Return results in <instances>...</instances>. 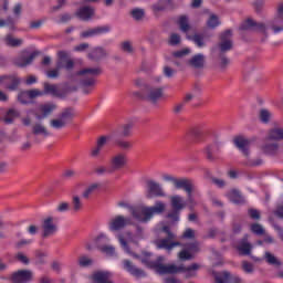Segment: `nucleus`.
<instances>
[{
	"label": "nucleus",
	"instance_id": "f257e3e1",
	"mask_svg": "<svg viewBox=\"0 0 283 283\" xmlns=\"http://www.w3.org/2000/svg\"><path fill=\"white\" fill-rule=\"evenodd\" d=\"M142 264L147 269L157 272L158 275H176V273H190V271H198L200 265L193 263L186 268L185 265L168 264L165 265V256H157L155 261L151 260V252H143L140 258Z\"/></svg>",
	"mask_w": 283,
	"mask_h": 283
},
{
	"label": "nucleus",
	"instance_id": "f03ea898",
	"mask_svg": "<svg viewBox=\"0 0 283 283\" xmlns=\"http://www.w3.org/2000/svg\"><path fill=\"white\" fill-rule=\"evenodd\" d=\"M59 61L56 62V69L48 71V78H59V70H66V72H71L74 70V60H70V53L67 51H60L57 53Z\"/></svg>",
	"mask_w": 283,
	"mask_h": 283
},
{
	"label": "nucleus",
	"instance_id": "7ed1b4c3",
	"mask_svg": "<svg viewBox=\"0 0 283 283\" xmlns=\"http://www.w3.org/2000/svg\"><path fill=\"white\" fill-rule=\"evenodd\" d=\"M134 96H137V98H140L142 101H148L149 103L156 105L159 98H163V88L145 85L142 91L135 92Z\"/></svg>",
	"mask_w": 283,
	"mask_h": 283
},
{
	"label": "nucleus",
	"instance_id": "20e7f679",
	"mask_svg": "<svg viewBox=\"0 0 283 283\" xmlns=\"http://www.w3.org/2000/svg\"><path fill=\"white\" fill-rule=\"evenodd\" d=\"M74 116H76V111L74 107H66L60 113L57 119H51L50 125L53 129H63L70 120H74Z\"/></svg>",
	"mask_w": 283,
	"mask_h": 283
},
{
	"label": "nucleus",
	"instance_id": "39448f33",
	"mask_svg": "<svg viewBox=\"0 0 283 283\" xmlns=\"http://www.w3.org/2000/svg\"><path fill=\"white\" fill-rule=\"evenodd\" d=\"M184 249L178 253V258L181 262H187L189 260H193L196 258V253H200V243L198 241L181 243Z\"/></svg>",
	"mask_w": 283,
	"mask_h": 283
},
{
	"label": "nucleus",
	"instance_id": "423d86ee",
	"mask_svg": "<svg viewBox=\"0 0 283 283\" xmlns=\"http://www.w3.org/2000/svg\"><path fill=\"white\" fill-rule=\"evenodd\" d=\"M232 38H233V31H231V29H228L222 33H220L219 43L217 44L219 54H227V52H231V50H233Z\"/></svg>",
	"mask_w": 283,
	"mask_h": 283
},
{
	"label": "nucleus",
	"instance_id": "0eeeda50",
	"mask_svg": "<svg viewBox=\"0 0 283 283\" xmlns=\"http://www.w3.org/2000/svg\"><path fill=\"white\" fill-rule=\"evenodd\" d=\"M0 85H3L4 90H8V92H17L21 85V78L15 74L1 75Z\"/></svg>",
	"mask_w": 283,
	"mask_h": 283
},
{
	"label": "nucleus",
	"instance_id": "6e6552de",
	"mask_svg": "<svg viewBox=\"0 0 283 283\" xmlns=\"http://www.w3.org/2000/svg\"><path fill=\"white\" fill-rule=\"evenodd\" d=\"M106 242H109V238L105 234H99L95 239V244L97 245L98 251L112 258L116 254V248H114V245H107Z\"/></svg>",
	"mask_w": 283,
	"mask_h": 283
},
{
	"label": "nucleus",
	"instance_id": "1a4fd4ad",
	"mask_svg": "<svg viewBox=\"0 0 283 283\" xmlns=\"http://www.w3.org/2000/svg\"><path fill=\"white\" fill-rule=\"evenodd\" d=\"M127 166V155L119 153L114 155L109 160L108 174H114V171H120V169Z\"/></svg>",
	"mask_w": 283,
	"mask_h": 283
},
{
	"label": "nucleus",
	"instance_id": "9d476101",
	"mask_svg": "<svg viewBox=\"0 0 283 283\" xmlns=\"http://www.w3.org/2000/svg\"><path fill=\"white\" fill-rule=\"evenodd\" d=\"M39 56V52L34 51L30 55H28V51H22L20 55L13 59V65L15 67H28V65H32L34 59Z\"/></svg>",
	"mask_w": 283,
	"mask_h": 283
},
{
	"label": "nucleus",
	"instance_id": "9b49d317",
	"mask_svg": "<svg viewBox=\"0 0 283 283\" xmlns=\"http://www.w3.org/2000/svg\"><path fill=\"white\" fill-rule=\"evenodd\" d=\"M56 107L57 106L54 103L42 104L33 112V115L35 116L36 120H44V118H48V116H52Z\"/></svg>",
	"mask_w": 283,
	"mask_h": 283
},
{
	"label": "nucleus",
	"instance_id": "f8f14e48",
	"mask_svg": "<svg viewBox=\"0 0 283 283\" xmlns=\"http://www.w3.org/2000/svg\"><path fill=\"white\" fill-rule=\"evenodd\" d=\"M146 189H147V198H165V190H163V186L160 184L148 179L146 181Z\"/></svg>",
	"mask_w": 283,
	"mask_h": 283
},
{
	"label": "nucleus",
	"instance_id": "ddd939ff",
	"mask_svg": "<svg viewBox=\"0 0 283 283\" xmlns=\"http://www.w3.org/2000/svg\"><path fill=\"white\" fill-rule=\"evenodd\" d=\"M122 266L123 270L126 271V273H129L133 277H147L145 270L137 268L134 262L128 259L122 261Z\"/></svg>",
	"mask_w": 283,
	"mask_h": 283
},
{
	"label": "nucleus",
	"instance_id": "4468645a",
	"mask_svg": "<svg viewBox=\"0 0 283 283\" xmlns=\"http://www.w3.org/2000/svg\"><path fill=\"white\" fill-rule=\"evenodd\" d=\"M127 224H132L130 218H124L123 216H116L108 221V229L112 232L122 231Z\"/></svg>",
	"mask_w": 283,
	"mask_h": 283
},
{
	"label": "nucleus",
	"instance_id": "2eb2a0df",
	"mask_svg": "<svg viewBox=\"0 0 283 283\" xmlns=\"http://www.w3.org/2000/svg\"><path fill=\"white\" fill-rule=\"evenodd\" d=\"M239 30L253 31V32H266V25L262 22H256L255 20L249 18L241 23Z\"/></svg>",
	"mask_w": 283,
	"mask_h": 283
},
{
	"label": "nucleus",
	"instance_id": "dca6fc26",
	"mask_svg": "<svg viewBox=\"0 0 283 283\" xmlns=\"http://www.w3.org/2000/svg\"><path fill=\"white\" fill-rule=\"evenodd\" d=\"M218 154H220V143L213 142L203 148V155L209 163H216L218 160Z\"/></svg>",
	"mask_w": 283,
	"mask_h": 283
},
{
	"label": "nucleus",
	"instance_id": "f3484780",
	"mask_svg": "<svg viewBox=\"0 0 283 283\" xmlns=\"http://www.w3.org/2000/svg\"><path fill=\"white\" fill-rule=\"evenodd\" d=\"M43 96V92L34 88V90H29V91H21L18 94V101L21 103V105H30V101Z\"/></svg>",
	"mask_w": 283,
	"mask_h": 283
},
{
	"label": "nucleus",
	"instance_id": "a211bd4d",
	"mask_svg": "<svg viewBox=\"0 0 283 283\" xmlns=\"http://www.w3.org/2000/svg\"><path fill=\"white\" fill-rule=\"evenodd\" d=\"M234 146L245 156V158H249L251 156V140L248 138H244L243 136H237L233 139Z\"/></svg>",
	"mask_w": 283,
	"mask_h": 283
},
{
	"label": "nucleus",
	"instance_id": "6ab92c4d",
	"mask_svg": "<svg viewBox=\"0 0 283 283\" xmlns=\"http://www.w3.org/2000/svg\"><path fill=\"white\" fill-rule=\"evenodd\" d=\"M155 245L157 249H165V251H174L176 247H182V243L180 241H174V239H169V237H166L164 239H157L155 241Z\"/></svg>",
	"mask_w": 283,
	"mask_h": 283
},
{
	"label": "nucleus",
	"instance_id": "aec40b11",
	"mask_svg": "<svg viewBox=\"0 0 283 283\" xmlns=\"http://www.w3.org/2000/svg\"><path fill=\"white\" fill-rule=\"evenodd\" d=\"M32 271L30 270H19L17 272H13L11 275V282L13 283H28L32 282Z\"/></svg>",
	"mask_w": 283,
	"mask_h": 283
},
{
	"label": "nucleus",
	"instance_id": "412c9836",
	"mask_svg": "<svg viewBox=\"0 0 283 283\" xmlns=\"http://www.w3.org/2000/svg\"><path fill=\"white\" fill-rule=\"evenodd\" d=\"M42 229V238H50V235H54L56 231H59V228L56 227V224H54V218L52 217L43 220Z\"/></svg>",
	"mask_w": 283,
	"mask_h": 283
},
{
	"label": "nucleus",
	"instance_id": "4be33fe9",
	"mask_svg": "<svg viewBox=\"0 0 283 283\" xmlns=\"http://www.w3.org/2000/svg\"><path fill=\"white\" fill-rule=\"evenodd\" d=\"M211 35H207V32H201V33H195L193 35H186V39L188 41H192L197 48H205L207 45V39H209Z\"/></svg>",
	"mask_w": 283,
	"mask_h": 283
},
{
	"label": "nucleus",
	"instance_id": "5701e85b",
	"mask_svg": "<svg viewBox=\"0 0 283 283\" xmlns=\"http://www.w3.org/2000/svg\"><path fill=\"white\" fill-rule=\"evenodd\" d=\"M165 212V203L163 201H156L153 207H146V220H151L154 216Z\"/></svg>",
	"mask_w": 283,
	"mask_h": 283
},
{
	"label": "nucleus",
	"instance_id": "b1692460",
	"mask_svg": "<svg viewBox=\"0 0 283 283\" xmlns=\"http://www.w3.org/2000/svg\"><path fill=\"white\" fill-rule=\"evenodd\" d=\"M130 214L138 222H149L150 219H147V207L145 208H134L133 206H128Z\"/></svg>",
	"mask_w": 283,
	"mask_h": 283
},
{
	"label": "nucleus",
	"instance_id": "393cba45",
	"mask_svg": "<svg viewBox=\"0 0 283 283\" xmlns=\"http://www.w3.org/2000/svg\"><path fill=\"white\" fill-rule=\"evenodd\" d=\"M205 63H206V57H205V54H202V53L195 54L187 62L189 67H193V70H202V69H205Z\"/></svg>",
	"mask_w": 283,
	"mask_h": 283
},
{
	"label": "nucleus",
	"instance_id": "a878e982",
	"mask_svg": "<svg viewBox=\"0 0 283 283\" xmlns=\"http://www.w3.org/2000/svg\"><path fill=\"white\" fill-rule=\"evenodd\" d=\"M94 14L95 10L92 7H82L75 12V17H77V19L81 21H91Z\"/></svg>",
	"mask_w": 283,
	"mask_h": 283
},
{
	"label": "nucleus",
	"instance_id": "bb28decb",
	"mask_svg": "<svg viewBox=\"0 0 283 283\" xmlns=\"http://www.w3.org/2000/svg\"><path fill=\"white\" fill-rule=\"evenodd\" d=\"M87 56L91 61H95V63H98V61H102V59H107V56H109V54L107 53V51L104 48L97 46V48H94L88 53Z\"/></svg>",
	"mask_w": 283,
	"mask_h": 283
},
{
	"label": "nucleus",
	"instance_id": "cd10ccee",
	"mask_svg": "<svg viewBox=\"0 0 283 283\" xmlns=\"http://www.w3.org/2000/svg\"><path fill=\"white\" fill-rule=\"evenodd\" d=\"M43 87L44 92H42V94H50L51 96H56V98H65L66 96L65 93L59 91L55 84L44 82Z\"/></svg>",
	"mask_w": 283,
	"mask_h": 283
},
{
	"label": "nucleus",
	"instance_id": "c85d7f7f",
	"mask_svg": "<svg viewBox=\"0 0 283 283\" xmlns=\"http://www.w3.org/2000/svg\"><path fill=\"white\" fill-rule=\"evenodd\" d=\"M109 139V137L107 136H101L98 139H97V143H96V147H94L91 151V156L93 158H96L97 156H99L101 151L103 150V148L107 145V140Z\"/></svg>",
	"mask_w": 283,
	"mask_h": 283
},
{
	"label": "nucleus",
	"instance_id": "c756f323",
	"mask_svg": "<svg viewBox=\"0 0 283 283\" xmlns=\"http://www.w3.org/2000/svg\"><path fill=\"white\" fill-rule=\"evenodd\" d=\"M87 74H90V76H93V78H95V76H101V74H103V69L101 67L83 69L81 71H77L74 74V76H87Z\"/></svg>",
	"mask_w": 283,
	"mask_h": 283
},
{
	"label": "nucleus",
	"instance_id": "7c9ffc66",
	"mask_svg": "<svg viewBox=\"0 0 283 283\" xmlns=\"http://www.w3.org/2000/svg\"><path fill=\"white\" fill-rule=\"evenodd\" d=\"M228 198L233 205H244V197L238 189H232L228 192Z\"/></svg>",
	"mask_w": 283,
	"mask_h": 283
},
{
	"label": "nucleus",
	"instance_id": "2f4dec72",
	"mask_svg": "<svg viewBox=\"0 0 283 283\" xmlns=\"http://www.w3.org/2000/svg\"><path fill=\"white\" fill-rule=\"evenodd\" d=\"M263 154L265 156H277V151H280V144L277 143H272V144H264L261 147Z\"/></svg>",
	"mask_w": 283,
	"mask_h": 283
},
{
	"label": "nucleus",
	"instance_id": "473e14b6",
	"mask_svg": "<svg viewBox=\"0 0 283 283\" xmlns=\"http://www.w3.org/2000/svg\"><path fill=\"white\" fill-rule=\"evenodd\" d=\"M174 2L171 0H159L153 6L155 12H165V10H171Z\"/></svg>",
	"mask_w": 283,
	"mask_h": 283
},
{
	"label": "nucleus",
	"instance_id": "72a5a7b5",
	"mask_svg": "<svg viewBox=\"0 0 283 283\" xmlns=\"http://www.w3.org/2000/svg\"><path fill=\"white\" fill-rule=\"evenodd\" d=\"M80 85H82V87H83V94H90V90H87V87H94L96 85V77L84 76L80 81Z\"/></svg>",
	"mask_w": 283,
	"mask_h": 283
},
{
	"label": "nucleus",
	"instance_id": "f704fd0d",
	"mask_svg": "<svg viewBox=\"0 0 283 283\" xmlns=\"http://www.w3.org/2000/svg\"><path fill=\"white\" fill-rule=\"evenodd\" d=\"M118 242L120 244V247L124 249L125 253H128V255H132V258H135V260H140L143 256H140L139 254H136L132 251V249L129 248V244L127 243V240H125V237H123V234H118Z\"/></svg>",
	"mask_w": 283,
	"mask_h": 283
},
{
	"label": "nucleus",
	"instance_id": "c9c22d12",
	"mask_svg": "<svg viewBox=\"0 0 283 283\" xmlns=\"http://www.w3.org/2000/svg\"><path fill=\"white\" fill-rule=\"evenodd\" d=\"M177 24L179 25V30L186 34H189V30H191V24L189 23V17L187 15H180Z\"/></svg>",
	"mask_w": 283,
	"mask_h": 283
},
{
	"label": "nucleus",
	"instance_id": "e433bc0d",
	"mask_svg": "<svg viewBox=\"0 0 283 283\" xmlns=\"http://www.w3.org/2000/svg\"><path fill=\"white\" fill-rule=\"evenodd\" d=\"M170 205H171L172 209H175L176 211H182V209H185V207H187V202H185L182 200V197H180L179 195L172 196L170 198Z\"/></svg>",
	"mask_w": 283,
	"mask_h": 283
},
{
	"label": "nucleus",
	"instance_id": "4c0bfd02",
	"mask_svg": "<svg viewBox=\"0 0 283 283\" xmlns=\"http://www.w3.org/2000/svg\"><path fill=\"white\" fill-rule=\"evenodd\" d=\"M192 186L193 181L188 178H181L175 181V189H184V191H189Z\"/></svg>",
	"mask_w": 283,
	"mask_h": 283
},
{
	"label": "nucleus",
	"instance_id": "58836bf2",
	"mask_svg": "<svg viewBox=\"0 0 283 283\" xmlns=\"http://www.w3.org/2000/svg\"><path fill=\"white\" fill-rule=\"evenodd\" d=\"M32 134L34 136H44V138H48L50 136V133L48 132V128L41 123H36L32 127Z\"/></svg>",
	"mask_w": 283,
	"mask_h": 283
},
{
	"label": "nucleus",
	"instance_id": "ea45409f",
	"mask_svg": "<svg viewBox=\"0 0 283 283\" xmlns=\"http://www.w3.org/2000/svg\"><path fill=\"white\" fill-rule=\"evenodd\" d=\"M266 140H283V128H272L269 130Z\"/></svg>",
	"mask_w": 283,
	"mask_h": 283
},
{
	"label": "nucleus",
	"instance_id": "a19ab883",
	"mask_svg": "<svg viewBox=\"0 0 283 283\" xmlns=\"http://www.w3.org/2000/svg\"><path fill=\"white\" fill-rule=\"evenodd\" d=\"M241 255H251V243L247 242V238H243L239 245L237 247Z\"/></svg>",
	"mask_w": 283,
	"mask_h": 283
},
{
	"label": "nucleus",
	"instance_id": "79ce46f5",
	"mask_svg": "<svg viewBox=\"0 0 283 283\" xmlns=\"http://www.w3.org/2000/svg\"><path fill=\"white\" fill-rule=\"evenodd\" d=\"M14 118H19V112L14 108H10L3 117V123L6 125H12V123H14Z\"/></svg>",
	"mask_w": 283,
	"mask_h": 283
},
{
	"label": "nucleus",
	"instance_id": "37998d69",
	"mask_svg": "<svg viewBox=\"0 0 283 283\" xmlns=\"http://www.w3.org/2000/svg\"><path fill=\"white\" fill-rule=\"evenodd\" d=\"M4 43L8 48H21L23 41L21 39H15L11 34L6 35Z\"/></svg>",
	"mask_w": 283,
	"mask_h": 283
},
{
	"label": "nucleus",
	"instance_id": "c03bdc74",
	"mask_svg": "<svg viewBox=\"0 0 283 283\" xmlns=\"http://www.w3.org/2000/svg\"><path fill=\"white\" fill-rule=\"evenodd\" d=\"M206 24H207V28H209V30H216V28H218V25H220V18H218V15L212 13V14H210Z\"/></svg>",
	"mask_w": 283,
	"mask_h": 283
},
{
	"label": "nucleus",
	"instance_id": "a18cd8bd",
	"mask_svg": "<svg viewBox=\"0 0 283 283\" xmlns=\"http://www.w3.org/2000/svg\"><path fill=\"white\" fill-rule=\"evenodd\" d=\"M231 272H227V271H224V272H221L220 274H217L216 276H214V281H216V283H229V282H231Z\"/></svg>",
	"mask_w": 283,
	"mask_h": 283
},
{
	"label": "nucleus",
	"instance_id": "49530a36",
	"mask_svg": "<svg viewBox=\"0 0 283 283\" xmlns=\"http://www.w3.org/2000/svg\"><path fill=\"white\" fill-rule=\"evenodd\" d=\"M259 118L261 123L269 125V123H271V112H269L266 108H262L259 113Z\"/></svg>",
	"mask_w": 283,
	"mask_h": 283
},
{
	"label": "nucleus",
	"instance_id": "de8ad7c7",
	"mask_svg": "<svg viewBox=\"0 0 283 283\" xmlns=\"http://www.w3.org/2000/svg\"><path fill=\"white\" fill-rule=\"evenodd\" d=\"M77 263H78V266H81L82 269H87V266H92V264H94V260H92L87 255H82L78 258Z\"/></svg>",
	"mask_w": 283,
	"mask_h": 283
},
{
	"label": "nucleus",
	"instance_id": "09e8293b",
	"mask_svg": "<svg viewBox=\"0 0 283 283\" xmlns=\"http://www.w3.org/2000/svg\"><path fill=\"white\" fill-rule=\"evenodd\" d=\"M230 60L227 57L226 53H219V67L224 71L229 67Z\"/></svg>",
	"mask_w": 283,
	"mask_h": 283
},
{
	"label": "nucleus",
	"instance_id": "8fccbe9b",
	"mask_svg": "<svg viewBox=\"0 0 283 283\" xmlns=\"http://www.w3.org/2000/svg\"><path fill=\"white\" fill-rule=\"evenodd\" d=\"M265 260L268 264H272L274 266H282V262L275 258V255L271 254V252H265Z\"/></svg>",
	"mask_w": 283,
	"mask_h": 283
},
{
	"label": "nucleus",
	"instance_id": "3c124183",
	"mask_svg": "<svg viewBox=\"0 0 283 283\" xmlns=\"http://www.w3.org/2000/svg\"><path fill=\"white\" fill-rule=\"evenodd\" d=\"M250 230L254 235H264V228L260 223H252Z\"/></svg>",
	"mask_w": 283,
	"mask_h": 283
},
{
	"label": "nucleus",
	"instance_id": "603ef678",
	"mask_svg": "<svg viewBox=\"0 0 283 283\" xmlns=\"http://www.w3.org/2000/svg\"><path fill=\"white\" fill-rule=\"evenodd\" d=\"M130 17H133V19L135 21H140L145 17V10H143V9H133L130 11Z\"/></svg>",
	"mask_w": 283,
	"mask_h": 283
},
{
	"label": "nucleus",
	"instance_id": "864d4df0",
	"mask_svg": "<svg viewBox=\"0 0 283 283\" xmlns=\"http://www.w3.org/2000/svg\"><path fill=\"white\" fill-rule=\"evenodd\" d=\"M115 145H117V147H119V149H124L125 151H127V149H132V147H134V145H132L130 142L122 140V139H116Z\"/></svg>",
	"mask_w": 283,
	"mask_h": 283
},
{
	"label": "nucleus",
	"instance_id": "5fc2aeb1",
	"mask_svg": "<svg viewBox=\"0 0 283 283\" xmlns=\"http://www.w3.org/2000/svg\"><path fill=\"white\" fill-rule=\"evenodd\" d=\"M187 193V205H189L190 208H193L196 206V199H193V186L189 188V190H186Z\"/></svg>",
	"mask_w": 283,
	"mask_h": 283
},
{
	"label": "nucleus",
	"instance_id": "6e6d98bb",
	"mask_svg": "<svg viewBox=\"0 0 283 283\" xmlns=\"http://www.w3.org/2000/svg\"><path fill=\"white\" fill-rule=\"evenodd\" d=\"M73 211H81L83 209V202H81L80 196H73L72 200Z\"/></svg>",
	"mask_w": 283,
	"mask_h": 283
},
{
	"label": "nucleus",
	"instance_id": "4d7b16f0",
	"mask_svg": "<svg viewBox=\"0 0 283 283\" xmlns=\"http://www.w3.org/2000/svg\"><path fill=\"white\" fill-rule=\"evenodd\" d=\"M95 30V36H98V34H107L108 32H112V27L109 24L103 25V27H96Z\"/></svg>",
	"mask_w": 283,
	"mask_h": 283
},
{
	"label": "nucleus",
	"instance_id": "13d9d810",
	"mask_svg": "<svg viewBox=\"0 0 283 283\" xmlns=\"http://www.w3.org/2000/svg\"><path fill=\"white\" fill-rule=\"evenodd\" d=\"M120 50H122V52H126L127 54H133L134 53V46L132 45L130 41L122 42Z\"/></svg>",
	"mask_w": 283,
	"mask_h": 283
},
{
	"label": "nucleus",
	"instance_id": "bf43d9fd",
	"mask_svg": "<svg viewBox=\"0 0 283 283\" xmlns=\"http://www.w3.org/2000/svg\"><path fill=\"white\" fill-rule=\"evenodd\" d=\"M180 34L178 33H172L170 34V38L168 40V44H170L171 46H176V45H180Z\"/></svg>",
	"mask_w": 283,
	"mask_h": 283
},
{
	"label": "nucleus",
	"instance_id": "052dcab7",
	"mask_svg": "<svg viewBox=\"0 0 283 283\" xmlns=\"http://www.w3.org/2000/svg\"><path fill=\"white\" fill-rule=\"evenodd\" d=\"M98 189V184H93L86 188V190L83 192V198H90L94 191Z\"/></svg>",
	"mask_w": 283,
	"mask_h": 283
},
{
	"label": "nucleus",
	"instance_id": "680f3d73",
	"mask_svg": "<svg viewBox=\"0 0 283 283\" xmlns=\"http://www.w3.org/2000/svg\"><path fill=\"white\" fill-rule=\"evenodd\" d=\"M187 54H191V49L175 51L172 56H175V59H182L184 56H187Z\"/></svg>",
	"mask_w": 283,
	"mask_h": 283
},
{
	"label": "nucleus",
	"instance_id": "e2e57ef3",
	"mask_svg": "<svg viewBox=\"0 0 283 283\" xmlns=\"http://www.w3.org/2000/svg\"><path fill=\"white\" fill-rule=\"evenodd\" d=\"M167 218L172 220V222H178V220H180V210L172 209V211L167 214Z\"/></svg>",
	"mask_w": 283,
	"mask_h": 283
},
{
	"label": "nucleus",
	"instance_id": "0e129e2a",
	"mask_svg": "<svg viewBox=\"0 0 283 283\" xmlns=\"http://www.w3.org/2000/svg\"><path fill=\"white\" fill-rule=\"evenodd\" d=\"M248 216H250L251 220H260L261 218L260 210L253 208L248 210Z\"/></svg>",
	"mask_w": 283,
	"mask_h": 283
},
{
	"label": "nucleus",
	"instance_id": "69168bd1",
	"mask_svg": "<svg viewBox=\"0 0 283 283\" xmlns=\"http://www.w3.org/2000/svg\"><path fill=\"white\" fill-rule=\"evenodd\" d=\"M264 164V160L258 158V159H251L245 163L247 167H260Z\"/></svg>",
	"mask_w": 283,
	"mask_h": 283
},
{
	"label": "nucleus",
	"instance_id": "338daca9",
	"mask_svg": "<svg viewBox=\"0 0 283 283\" xmlns=\"http://www.w3.org/2000/svg\"><path fill=\"white\" fill-rule=\"evenodd\" d=\"M242 269L244 273H253V263H250L249 261H243L242 262Z\"/></svg>",
	"mask_w": 283,
	"mask_h": 283
},
{
	"label": "nucleus",
	"instance_id": "774afa93",
	"mask_svg": "<svg viewBox=\"0 0 283 283\" xmlns=\"http://www.w3.org/2000/svg\"><path fill=\"white\" fill-rule=\"evenodd\" d=\"M283 21V3L279 4L277 17L274 18V23H280Z\"/></svg>",
	"mask_w": 283,
	"mask_h": 283
}]
</instances>
